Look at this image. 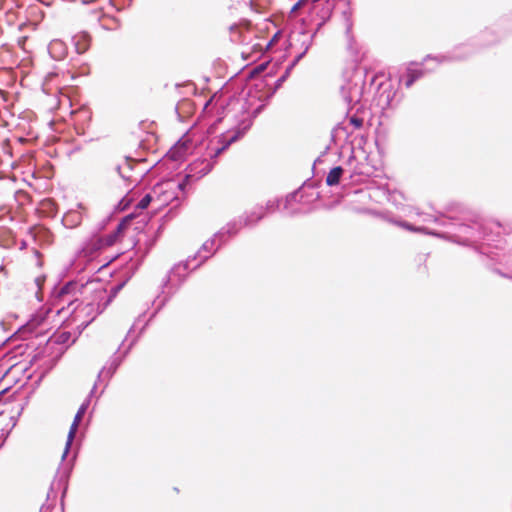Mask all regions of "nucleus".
<instances>
[{
  "mask_svg": "<svg viewBox=\"0 0 512 512\" xmlns=\"http://www.w3.org/2000/svg\"><path fill=\"white\" fill-rule=\"evenodd\" d=\"M139 179L132 175H124L121 174L112 184L111 193L117 197L122 195H127L131 192L137 185Z\"/></svg>",
  "mask_w": 512,
  "mask_h": 512,
  "instance_id": "f257e3e1",
  "label": "nucleus"
},
{
  "mask_svg": "<svg viewBox=\"0 0 512 512\" xmlns=\"http://www.w3.org/2000/svg\"><path fill=\"white\" fill-rule=\"evenodd\" d=\"M133 219V215L126 216L117 226V229L114 233L109 234L105 237H98V242H103L102 245H106L107 247L112 246L118 239L119 235L127 229Z\"/></svg>",
  "mask_w": 512,
  "mask_h": 512,
  "instance_id": "f03ea898",
  "label": "nucleus"
},
{
  "mask_svg": "<svg viewBox=\"0 0 512 512\" xmlns=\"http://www.w3.org/2000/svg\"><path fill=\"white\" fill-rule=\"evenodd\" d=\"M92 38L89 33L81 31L73 36V43L78 54L85 53L90 45Z\"/></svg>",
  "mask_w": 512,
  "mask_h": 512,
  "instance_id": "7ed1b4c3",
  "label": "nucleus"
},
{
  "mask_svg": "<svg viewBox=\"0 0 512 512\" xmlns=\"http://www.w3.org/2000/svg\"><path fill=\"white\" fill-rule=\"evenodd\" d=\"M84 413H85V407H81L78 412L76 413L75 417H74V420H73V423L70 427V430H69V434H68V441H67V446H69L72 442V440L74 439L75 437V434L77 432V429H78V426L84 416Z\"/></svg>",
  "mask_w": 512,
  "mask_h": 512,
  "instance_id": "20e7f679",
  "label": "nucleus"
},
{
  "mask_svg": "<svg viewBox=\"0 0 512 512\" xmlns=\"http://www.w3.org/2000/svg\"><path fill=\"white\" fill-rule=\"evenodd\" d=\"M343 172L344 170L341 166H336L332 168L326 177V184L328 186L338 185L343 175Z\"/></svg>",
  "mask_w": 512,
  "mask_h": 512,
  "instance_id": "39448f33",
  "label": "nucleus"
},
{
  "mask_svg": "<svg viewBox=\"0 0 512 512\" xmlns=\"http://www.w3.org/2000/svg\"><path fill=\"white\" fill-rule=\"evenodd\" d=\"M422 76L423 72L421 70L409 68L407 70V80L405 82V86L407 88H410L413 85V83L416 80L420 79Z\"/></svg>",
  "mask_w": 512,
  "mask_h": 512,
  "instance_id": "423d86ee",
  "label": "nucleus"
},
{
  "mask_svg": "<svg viewBox=\"0 0 512 512\" xmlns=\"http://www.w3.org/2000/svg\"><path fill=\"white\" fill-rule=\"evenodd\" d=\"M348 120L349 123L354 127V129L359 130L363 127L364 119L358 116L357 114L350 116Z\"/></svg>",
  "mask_w": 512,
  "mask_h": 512,
  "instance_id": "0eeeda50",
  "label": "nucleus"
},
{
  "mask_svg": "<svg viewBox=\"0 0 512 512\" xmlns=\"http://www.w3.org/2000/svg\"><path fill=\"white\" fill-rule=\"evenodd\" d=\"M152 197L150 194L145 195L137 204V208L146 209L151 203Z\"/></svg>",
  "mask_w": 512,
  "mask_h": 512,
  "instance_id": "6e6552de",
  "label": "nucleus"
},
{
  "mask_svg": "<svg viewBox=\"0 0 512 512\" xmlns=\"http://www.w3.org/2000/svg\"><path fill=\"white\" fill-rule=\"evenodd\" d=\"M397 225L408 230V231H412V232H420L421 231V228L414 227L413 225H411L410 223L405 222V221L397 222Z\"/></svg>",
  "mask_w": 512,
  "mask_h": 512,
  "instance_id": "1a4fd4ad",
  "label": "nucleus"
},
{
  "mask_svg": "<svg viewBox=\"0 0 512 512\" xmlns=\"http://www.w3.org/2000/svg\"><path fill=\"white\" fill-rule=\"evenodd\" d=\"M91 244H92V249L93 250L102 249L104 247H107L106 245H102L103 242H98V237L92 239L91 240Z\"/></svg>",
  "mask_w": 512,
  "mask_h": 512,
  "instance_id": "9d476101",
  "label": "nucleus"
},
{
  "mask_svg": "<svg viewBox=\"0 0 512 512\" xmlns=\"http://www.w3.org/2000/svg\"><path fill=\"white\" fill-rule=\"evenodd\" d=\"M304 3V0H299L292 8V11H296L297 9H299L302 4Z\"/></svg>",
  "mask_w": 512,
  "mask_h": 512,
  "instance_id": "9b49d317",
  "label": "nucleus"
},
{
  "mask_svg": "<svg viewBox=\"0 0 512 512\" xmlns=\"http://www.w3.org/2000/svg\"><path fill=\"white\" fill-rule=\"evenodd\" d=\"M229 144H230V142H229V143H227L226 145H224L223 147H221V148L217 149V151H216V153H215V156L220 155V154H221V153H222V152H223V151L228 147V145H229Z\"/></svg>",
  "mask_w": 512,
  "mask_h": 512,
  "instance_id": "f8f14e48",
  "label": "nucleus"
},
{
  "mask_svg": "<svg viewBox=\"0 0 512 512\" xmlns=\"http://www.w3.org/2000/svg\"><path fill=\"white\" fill-rule=\"evenodd\" d=\"M203 164L205 165V168H204V173H207V166H208V163L207 162H203Z\"/></svg>",
  "mask_w": 512,
  "mask_h": 512,
  "instance_id": "ddd939ff",
  "label": "nucleus"
},
{
  "mask_svg": "<svg viewBox=\"0 0 512 512\" xmlns=\"http://www.w3.org/2000/svg\"><path fill=\"white\" fill-rule=\"evenodd\" d=\"M121 288V285L120 286H117V288L115 289V293Z\"/></svg>",
  "mask_w": 512,
  "mask_h": 512,
  "instance_id": "4468645a",
  "label": "nucleus"
},
{
  "mask_svg": "<svg viewBox=\"0 0 512 512\" xmlns=\"http://www.w3.org/2000/svg\"><path fill=\"white\" fill-rule=\"evenodd\" d=\"M262 218V214H260L258 217H257V220L261 219Z\"/></svg>",
  "mask_w": 512,
  "mask_h": 512,
  "instance_id": "2eb2a0df",
  "label": "nucleus"
}]
</instances>
